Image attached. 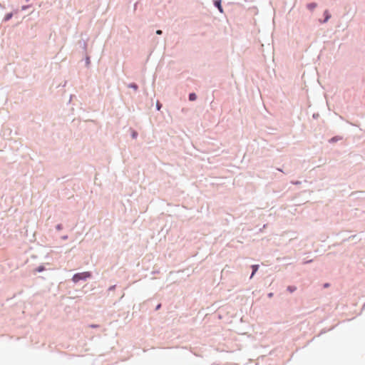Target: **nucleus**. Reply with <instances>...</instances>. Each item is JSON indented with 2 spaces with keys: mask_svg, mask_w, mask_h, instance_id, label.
Wrapping results in <instances>:
<instances>
[{
  "mask_svg": "<svg viewBox=\"0 0 365 365\" xmlns=\"http://www.w3.org/2000/svg\"><path fill=\"white\" fill-rule=\"evenodd\" d=\"M92 277L91 272H77L75 273L72 277V282L74 284H77L80 282L81 281L85 282L88 279L91 278Z\"/></svg>",
  "mask_w": 365,
  "mask_h": 365,
  "instance_id": "nucleus-1",
  "label": "nucleus"
},
{
  "mask_svg": "<svg viewBox=\"0 0 365 365\" xmlns=\"http://www.w3.org/2000/svg\"><path fill=\"white\" fill-rule=\"evenodd\" d=\"M323 17V19H319V22L322 24L327 23L331 19V15L328 9L324 11Z\"/></svg>",
  "mask_w": 365,
  "mask_h": 365,
  "instance_id": "nucleus-2",
  "label": "nucleus"
},
{
  "mask_svg": "<svg viewBox=\"0 0 365 365\" xmlns=\"http://www.w3.org/2000/svg\"><path fill=\"white\" fill-rule=\"evenodd\" d=\"M18 12H19L18 9H14V11H11V12L6 14L4 17L3 18L2 22H7V21H9V20H11L12 19L14 15L15 14H17Z\"/></svg>",
  "mask_w": 365,
  "mask_h": 365,
  "instance_id": "nucleus-3",
  "label": "nucleus"
},
{
  "mask_svg": "<svg viewBox=\"0 0 365 365\" xmlns=\"http://www.w3.org/2000/svg\"><path fill=\"white\" fill-rule=\"evenodd\" d=\"M213 5L216 9H217L220 13H224V9L222 6V0H213Z\"/></svg>",
  "mask_w": 365,
  "mask_h": 365,
  "instance_id": "nucleus-4",
  "label": "nucleus"
},
{
  "mask_svg": "<svg viewBox=\"0 0 365 365\" xmlns=\"http://www.w3.org/2000/svg\"><path fill=\"white\" fill-rule=\"evenodd\" d=\"M342 139H343V136H341V135H334L328 140V143L330 144H334Z\"/></svg>",
  "mask_w": 365,
  "mask_h": 365,
  "instance_id": "nucleus-5",
  "label": "nucleus"
},
{
  "mask_svg": "<svg viewBox=\"0 0 365 365\" xmlns=\"http://www.w3.org/2000/svg\"><path fill=\"white\" fill-rule=\"evenodd\" d=\"M259 268V264H252L251 265V269H252V272H251V274H250V278L252 279L255 274H256V272L258 271Z\"/></svg>",
  "mask_w": 365,
  "mask_h": 365,
  "instance_id": "nucleus-6",
  "label": "nucleus"
},
{
  "mask_svg": "<svg viewBox=\"0 0 365 365\" xmlns=\"http://www.w3.org/2000/svg\"><path fill=\"white\" fill-rule=\"evenodd\" d=\"M78 45L83 50V53H87V43L85 41H79Z\"/></svg>",
  "mask_w": 365,
  "mask_h": 365,
  "instance_id": "nucleus-7",
  "label": "nucleus"
},
{
  "mask_svg": "<svg viewBox=\"0 0 365 365\" xmlns=\"http://www.w3.org/2000/svg\"><path fill=\"white\" fill-rule=\"evenodd\" d=\"M46 270V267L44 266V264H40L39 266H38L37 267L35 268V269L34 270V274H36V273H40V272H42L43 271Z\"/></svg>",
  "mask_w": 365,
  "mask_h": 365,
  "instance_id": "nucleus-8",
  "label": "nucleus"
},
{
  "mask_svg": "<svg viewBox=\"0 0 365 365\" xmlns=\"http://www.w3.org/2000/svg\"><path fill=\"white\" fill-rule=\"evenodd\" d=\"M197 98V96L195 92H191L188 94V100L190 101H195Z\"/></svg>",
  "mask_w": 365,
  "mask_h": 365,
  "instance_id": "nucleus-9",
  "label": "nucleus"
},
{
  "mask_svg": "<svg viewBox=\"0 0 365 365\" xmlns=\"http://www.w3.org/2000/svg\"><path fill=\"white\" fill-rule=\"evenodd\" d=\"M317 6V4L316 2H310L307 4V8L309 11H313Z\"/></svg>",
  "mask_w": 365,
  "mask_h": 365,
  "instance_id": "nucleus-10",
  "label": "nucleus"
},
{
  "mask_svg": "<svg viewBox=\"0 0 365 365\" xmlns=\"http://www.w3.org/2000/svg\"><path fill=\"white\" fill-rule=\"evenodd\" d=\"M85 54V65L86 68H89L91 65V57L87 53Z\"/></svg>",
  "mask_w": 365,
  "mask_h": 365,
  "instance_id": "nucleus-11",
  "label": "nucleus"
},
{
  "mask_svg": "<svg viewBox=\"0 0 365 365\" xmlns=\"http://www.w3.org/2000/svg\"><path fill=\"white\" fill-rule=\"evenodd\" d=\"M128 88L133 89L135 91H137L138 90V85L136 83H130L128 85Z\"/></svg>",
  "mask_w": 365,
  "mask_h": 365,
  "instance_id": "nucleus-12",
  "label": "nucleus"
},
{
  "mask_svg": "<svg viewBox=\"0 0 365 365\" xmlns=\"http://www.w3.org/2000/svg\"><path fill=\"white\" fill-rule=\"evenodd\" d=\"M297 290V287L294 285H289L287 287V291L293 293Z\"/></svg>",
  "mask_w": 365,
  "mask_h": 365,
  "instance_id": "nucleus-13",
  "label": "nucleus"
},
{
  "mask_svg": "<svg viewBox=\"0 0 365 365\" xmlns=\"http://www.w3.org/2000/svg\"><path fill=\"white\" fill-rule=\"evenodd\" d=\"M130 136L133 139H136L138 136V133L135 130L131 129Z\"/></svg>",
  "mask_w": 365,
  "mask_h": 365,
  "instance_id": "nucleus-14",
  "label": "nucleus"
},
{
  "mask_svg": "<svg viewBox=\"0 0 365 365\" xmlns=\"http://www.w3.org/2000/svg\"><path fill=\"white\" fill-rule=\"evenodd\" d=\"M31 6V4H28V5H23V6H21V11H26V10H27L28 9H29Z\"/></svg>",
  "mask_w": 365,
  "mask_h": 365,
  "instance_id": "nucleus-15",
  "label": "nucleus"
},
{
  "mask_svg": "<svg viewBox=\"0 0 365 365\" xmlns=\"http://www.w3.org/2000/svg\"><path fill=\"white\" fill-rule=\"evenodd\" d=\"M162 104L159 102V101H157L156 103V110H160V108H162Z\"/></svg>",
  "mask_w": 365,
  "mask_h": 365,
  "instance_id": "nucleus-16",
  "label": "nucleus"
},
{
  "mask_svg": "<svg viewBox=\"0 0 365 365\" xmlns=\"http://www.w3.org/2000/svg\"><path fill=\"white\" fill-rule=\"evenodd\" d=\"M63 225L62 224H57L56 225V229L58 231L61 230L63 229Z\"/></svg>",
  "mask_w": 365,
  "mask_h": 365,
  "instance_id": "nucleus-17",
  "label": "nucleus"
},
{
  "mask_svg": "<svg viewBox=\"0 0 365 365\" xmlns=\"http://www.w3.org/2000/svg\"><path fill=\"white\" fill-rule=\"evenodd\" d=\"M115 287H116V285H115V284H114V285H111V286H110V287H108V291H109V292H110V291H114V290H115Z\"/></svg>",
  "mask_w": 365,
  "mask_h": 365,
  "instance_id": "nucleus-18",
  "label": "nucleus"
},
{
  "mask_svg": "<svg viewBox=\"0 0 365 365\" xmlns=\"http://www.w3.org/2000/svg\"><path fill=\"white\" fill-rule=\"evenodd\" d=\"M161 307H162V304H161L160 303H158V304L156 305V307H155V311L159 310V309L161 308Z\"/></svg>",
  "mask_w": 365,
  "mask_h": 365,
  "instance_id": "nucleus-19",
  "label": "nucleus"
},
{
  "mask_svg": "<svg viewBox=\"0 0 365 365\" xmlns=\"http://www.w3.org/2000/svg\"><path fill=\"white\" fill-rule=\"evenodd\" d=\"M312 262H313V259L305 260L303 262V264H309Z\"/></svg>",
  "mask_w": 365,
  "mask_h": 365,
  "instance_id": "nucleus-20",
  "label": "nucleus"
},
{
  "mask_svg": "<svg viewBox=\"0 0 365 365\" xmlns=\"http://www.w3.org/2000/svg\"><path fill=\"white\" fill-rule=\"evenodd\" d=\"M319 113H314V114L312 115V118H313L314 119H317V118H319Z\"/></svg>",
  "mask_w": 365,
  "mask_h": 365,
  "instance_id": "nucleus-21",
  "label": "nucleus"
},
{
  "mask_svg": "<svg viewBox=\"0 0 365 365\" xmlns=\"http://www.w3.org/2000/svg\"><path fill=\"white\" fill-rule=\"evenodd\" d=\"M155 33H156V34H157V35H161V34H163V31H162V30L158 29V30H157V31H155Z\"/></svg>",
  "mask_w": 365,
  "mask_h": 365,
  "instance_id": "nucleus-22",
  "label": "nucleus"
},
{
  "mask_svg": "<svg viewBox=\"0 0 365 365\" xmlns=\"http://www.w3.org/2000/svg\"><path fill=\"white\" fill-rule=\"evenodd\" d=\"M273 296H274V293L273 292H269V293L267 294V297L269 298H272Z\"/></svg>",
  "mask_w": 365,
  "mask_h": 365,
  "instance_id": "nucleus-23",
  "label": "nucleus"
},
{
  "mask_svg": "<svg viewBox=\"0 0 365 365\" xmlns=\"http://www.w3.org/2000/svg\"><path fill=\"white\" fill-rule=\"evenodd\" d=\"M329 285H330V284H329V283L326 282V283H324V284L323 287H324V288H327V287H329Z\"/></svg>",
  "mask_w": 365,
  "mask_h": 365,
  "instance_id": "nucleus-24",
  "label": "nucleus"
},
{
  "mask_svg": "<svg viewBox=\"0 0 365 365\" xmlns=\"http://www.w3.org/2000/svg\"><path fill=\"white\" fill-rule=\"evenodd\" d=\"M61 239L65 240H67L68 239V235H63L61 237Z\"/></svg>",
  "mask_w": 365,
  "mask_h": 365,
  "instance_id": "nucleus-25",
  "label": "nucleus"
},
{
  "mask_svg": "<svg viewBox=\"0 0 365 365\" xmlns=\"http://www.w3.org/2000/svg\"><path fill=\"white\" fill-rule=\"evenodd\" d=\"M158 273H159V271H158V270H155V271H153V272H152V274H158Z\"/></svg>",
  "mask_w": 365,
  "mask_h": 365,
  "instance_id": "nucleus-26",
  "label": "nucleus"
},
{
  "mask_svg": "<svg viewBox=\"0 0 365 365\" xmlns=\"http://www.w3.org/2000/svg\"><path fill=\"white\" fill-rule=\"evenodd\" d=\"M0 8L4 9H5V6L4 5H2L1 3H0Z\"/></svg>",
  "mask_w": 365,
  "mask_h": 365,
  "instance_id": "nucleus-27",
  "label": "nucleus"
},
{
  "mask_svg": "<svg viewBox=\"0 0 365 365\" xmlns=\"http://www.w3.org/2000/svg\"><path fill=\"white\" fill-rule=\"evenodd\" d=\"M91 327L92 328H95V327H98V325L92 324V325H91Z\"/></svg>",
  "mask_w": 365,
  "mask_h": 365,
  "instance_id": "nucleus-28",
  "label": "nucleus"
},
{
  "mask_svg": "<svg viewBox=\"0 0 365 365\" xmlns=\"http://www.w3.org/2000/svg\"><path fill=\"white\" fill-rule=\"evenodd\" d=\"M294 184L298 185V184H300V182L299 181H297V182H294Z\"/></svg>",
  "mask_w": 365,
  "mask_h": 365,
  "instance_id": "nucleus-29",
  "label": "nucleus"
},
{
  "mask_svg": "<svg viewBox=\"0 0 365 365\" xmlns=\"http://www.w3.org/2000/svg\"><path fill=\"white\" fill-rule=\"evenodd\" d=\"M277 170L280 172H283V170L281 168H278Z\"/></svg>",
  "mask_w": 365,
  "mask_h": 365,
  "instance_id": "nucleus-30",
  "label": "nucleus"
},
{
  "mask_svg": "<svg viewBox=\"0 0 365 365\" xmlns=\"http://www.w3.org/2000/svg\"><path fill=\"white\" fill-rule=\"evenodd\" d=\"M29 1V0H26V1H27V2H28Z\"/></svg>",
  "mask_w": 365,
  "mask_h": 365,
  "instance_id": "nucleus-31",
  "label": "nucleus"
},
{
  "mask_svg": "<svg viewBox=\"0 0 365 365\" xmlns=\"http://www.w3.org/2000/svg\"><path fill=\"white\" fill-rule=\"evenodd\" d=\"M212 365H218V364H212Z\"/></svg>",
  "mask_w": 365,
  "mask_h": 365,
  "instance_id": "nucleus-32",
  "label": "nucleus"
}]
</instances>
